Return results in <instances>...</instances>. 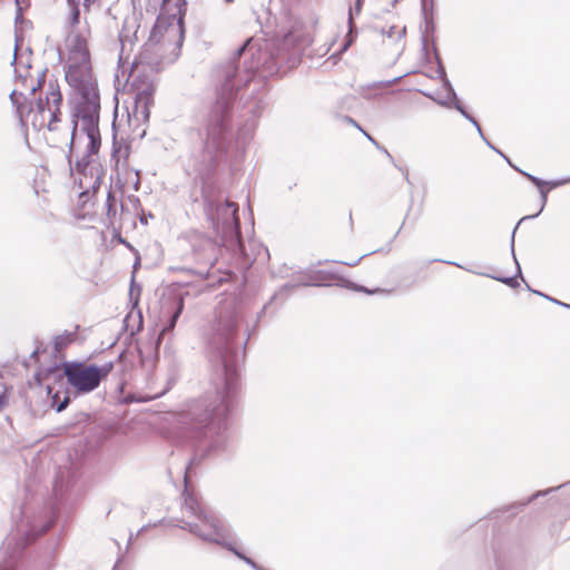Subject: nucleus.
<instances>
[{"label":"nucleus","mask_w":570,"mask_h":570,"mask_svg":"<svg viewBox=\"0 0 570 570\" xmlns=\"http://www.w3.org/2000/svg\"><path fill=\"white\" fill-rule=\"evenodd\" d=\"M304 40L293 31L272 40L247 39L214 72L216 98L205 119V139L195 170L202 180L204 212L223 246L243 254L238 205L228 200L219 183V168L230 142L232 110L237 94L253 86L259 91L264 79L286 73L301 62Z\"/></svg>","instance_id":"f257e3e1"},{"label":"nucleus","mask_w":570,"mask_h":570,"mask_svg":"<svg viewBox=\"0 0 570 570\" xmlns=\"http://www.w3.org/2000/svg\"><path fill=\"white\" fill-rule=\"evenodd\" d=\"M275 293L252 323L247 307L237 299L222 302L206 337V351L216 371L214 390L190 401L177 416V435L202 459L216 456L229 448V414L239 391V365L247 342L268 308L281 294Z\"/></svg>","instance_id":"f03ea898"},{"label":"nucleus","mask_w":570,"mask_h":570,"mask_svg":"<svg viewBox=\"0 0 570 570\" xmlns=\"http://www.w3.org/2000/svg\"><path fill=\"white\" fill-rule=\"evenodd\" d=\"M99 115L100 109H95L92 104L88 109L71 112L67 160L75 183L81 190L79 199L83 205L99 190L106 173L98 157L101 147Z\"/></svg>","instance_id":"7ed1b4c3"},{"label":"nucleus","mask_w":570,"mask_h":570,"mask_svg":"<svg viewBox=\"0 0 570 570\" xmlns=\"http://www.w3.org/2000/svg\"><path fill=\"white\" fill-rule=\"evenodd\" d=\"M185 489L181 494L184 499L183 512L188 514L187 519H183L178 527L187 530L200 540L217 544L230 551L238 559L248 564L253 570H262L259 566L252 558L247 557L237 546L233 539L230 529L225 524L215 512L206 509L198 501L196 495L189 491L187 476L184 478Z\"/></svg>","instance_id":"20e7f679"},{"label":"nucleus","mask_w":570,"mask_h":570,"mask_svg":"<svg viewBox=\"0 0 570 570\" xmlns=\"http://www.w3.org/2000/svg\"><path fill=\"white\" fill-rule=\"evenodd\" d=\"M185 489L181 494L184 499L183 512L188 514L187 519H183L178 527L187 530L200 540L217 544L230 551L238 559L248 564L253 570H262L259 566L252 558L247 557L237 546L233 539L230 529L225 524L215 512L206 509L198 501L196 495L189 491L187 476L184 478Z\"/></svg>","instance_id":"39448f33"},{"label":"nucleus","mask_w":570,"mask_h":570,"mask_svg":"<svg viewBox=\"0 0 570 570\" xmlns=\"http://www.w3.org/2000/svg\"><path fill=\"white\" fill-rule=\"evenodd\" d=\"M89 37L90 28L86 27L70 30L67 38L69 59L66 80L76 94L72 110L88 109L91 104L95 109H100L98 86L90 72Z\"/></svg>","instance_id":"423d86ee"},{"label":"nucleus","mask_w":570,"mask_h":570,"mask_svg":"<svg viewBox=\"0 0 570 570\" xmlns=\"http://www.w3.org/2000/svg\"><path fill=\"white\" fill-rule=\"evenodd\" d=\"M75 390L76 394L82 395L95 391L99 385L98 371L96 364H88L86 362H63V368L58 365L50 366L46 371H38L33 379L35 382L42 386L46 382L47 395L51 400V406L56 412H62L69 404L70 397L68 392H63V399L60 400V391L56 390L55 385L48 383L52 380L53 383L63 385V379Z\"/></svg>","instance_id":"0eeeda50"},{"label":"nucleus","mask_w":570,"mask_h":570,"mask_svg":"<svg viewBox=\"0 0 570 570\" xmlns=\"http://www.w3.org/2000/svg\"><path fill=\"white\" fill-rule=\"evenodd\" d=\"M55 523V518L42 522L37 520L21 521L14 532L10 533L2 543V559L0 570H27L26 548L39 535L45 534Z\"/></svg>","instance_id":"6e6552de"},{"label":"nucleus","mask_w":570,"mask_h":570,"mask_svg":"<svg viewBox=\"0 0 570 570\" xmlns=\"http://www.w3.org/2000/svg\"><path fill=\"white\" fill-rule=\"evenodd\" d=\"M79 475L78 468L73 464L60 465L57 469L52 488L55 497L53 512L69 500V492L78 481Z\"/></svg>","instance_id":"1a4fd4ad"},{"label":"nucleus","mask_w":570,"mask_h":570,"mask_svg":"<svg viewBox=\"0 0 570 570\" xmlns=\"http://www.w3.org/2000/svg\"><path fill=\"white\" fill-rule=\"evenodd\" d=\"M186 10H187V1L186 0H163L160 13L156 19L153 35H155L156 31L160 27H163L164 21H165V14L171 12V14H169V18L171 21L168 22V27H170L173 29L175 27L178 30V32H179L178 45L179 46L183 45L184 37H185L184 17H185Z\"/></svg>","instance_id":"9d476101"},{"label":"nucleus","mask_w":570,"mask_h":570,"mask_svg":"<svg viewBox=\"0 0 570 570\" xmlns=\"http://www.w3.org/2000/svg\"><path fill=\"white\" fill-rule=\"evenodd\" d=\"M337 278L336 274L325 269H305L296 274L293 283H286L281 292L292 291L299 286H327Z\"/></svg>","instance_id":"9b49d317"},{"label":"nucleus","mask_w":570,"mask_h":570,"mask_svg":"<svg viewBox=\"0 0 570 570\" xmlns=\"http://www.w3.org/2000/svg\"><path fill=\"white\" fill-rule=\"evenodd\" d=\"M50 92L47 95L46 99L39 98L37 100V108L41 116L46 111H48L50 119L47 125L48 130L53 131L57 129L55 126L56 122L60 120V106L62 104V95L59 90L58 85H53L50 82L49 85Z\"/></svg>","instance_id":"f8f14e48"},{"label":"nucleus","mask_w":570,"mask_h":570,"mask_svg":"<svg viewBox=\"0 0 570 570\" xmlns=\"http://www.w3.org/2000/svg\"><path fill=\"white\" fill-rule=\"evenodd\" d=\"M155 90L156 87L153 82L142 83L137 87L134 102V115L137 119H141L145 122L149 120Z\"/></svg>","instance_id":"ddd939ff"},{"label":"nucleus","mask_w":570,"mask_h":570,"mask_svg":"<svg viewBox=\"0 0 570 570\" xmlns=\"http://www.w3.org/2000/svg\"><path fill=\"white\" fill-rule=\"evenodd\" d=\"M518 226H515L513 233H512V237H511V254L513 256V259L515 262V265H517V274L514 276H497V275H493V274H488V273H483V272H478L475 269H473L472 267H469V266H463L456 262H452V261H442V259H433L432 262H442V263H445V264H449V265H454L459 268H462L469 273H472V274H476V275H481V276H485V277H490L492 279H495L498 282H501L512 288H515L519 286V282L517 281V277L518 276H521L522 275V272H521V267H520V264L517 259V256H515V253H514V234H515V230H517Z\"/></svg>","instance_id":"4468645a"},{"label":"nucleus","mask_w":570,"mask_h":570,"mask_svg":"<svg viewBox=\"0 0 570 570\" xmlns=\"http://www.w3.org/2000/svg\"><path fill=\"white\" fill-rule=\"evenodd\" d=\"M193 253L195 255V258L207 265H214L215 263V244L209 238H203L198 237L196 238L193 244Z\"/></svg>","instance_id":"2eb2a0df"},{"label":"nucleus","mask_w":570,"mask_h":570,"mask_svg":"<svg viewBox=\"0 0 570 570\" xmlns=\"http://www.w3.org/2000/svg\"><path fill=\"white\" fill-rule=\"evenodd\" d=\"M184 307L185 303L183 296H176L169 305L166 304L165 308L168 311L169 317L160 331L159 338H161L165 333L171 332L175 328L177 321L184 311Z\"/></svg>","instance_id":"dca6fc26"},{"label":"nucleus","mask_w":570,"mask_h":570,"mask_svg":"<svg viewBox=\"0 0 570 570\" xmlns=\"http://www.w3.org/2000/svg\"><path fill=\"white\" fill-rule=\"evenodd\" d=\"M441 81H442L443 88L446 90V95L444 98H435L431 92H426L423 90H419V92L422 94L423 96L432 99L438 105H440L442 107L450 108L454 104V101H459V98H458L456 92H455L451 81L449 80L448 76L442 77Z\"/></svg>","instance_id":"f3484780"},{"label":"nucleus","mask_w":570,"mask_h":570,"mask_svg":"<svg viewBox=\"0 0 570 570\" xmlns=\"http://www.w3.org/2000/svg\"><path fill=\"white\" fill-rule=\"evenodd\" d=\"M265 108V101L262 97H252L248 101H246L244 106L245 114L250 115V124H246L247 132L246 136H249L254 130V120L261 116L262 110Z\"/></svg>","instance_id":"a211bd4d"},{"label":"nucleus","mask_w":570,"mask_h":570,"mask_svg":"<svg viewBox=\"0 0 570 570\" xmlns=\"http://www.w3.org/2000/svg\"><path fill=\"white\" fill-rule=\"evenodd\" d=\"M554 491H561V497L563 498V502L567 503L570 500V481L560 487H557V488H550L544 491H538L534 494H532L531 497H529V499L527 501L517 502V503L512 504L510 507V509H521V508L525 507L527 504H529L531 501L538 499L539 497L548 495Z\"/></svg>","instance_id":"6ab92c4d"},{"label":"nucleus","mask_w":570,"mask_h":570,"mask_svg":"<svg viewBox=\"0 0 570 570\" xmlns=\"http://www.w3.org/2000/svg\"><path fill=\"white\" fill-rule=\"evenodd\" d=\"M518 173H520L522 176L528 178L532 184H534L538 188L541 187H549L550 189L560 187L566 184H570V176L562 178V179H554V180H543L532 174H529L522 169H518Z\"/></svg>","instance_id":"aec40b11"},{"label":"nucleus","mask_w":570,"mask_h":570,"mask_svg":"<svg viewBox=\"0 0 570 570\" xmlns=\"http://www.w3.org/2000/svg\"><path fill=\"white\" fill-rule=\"evenodd\" d=\"M347 24H348V31L345 35L344 41L341 47V51H346L355 41L357 37V28L355 22L353 21V11L348 10L347 14Z\"/></svg>","instance_id":"412c9836"},{"label":"nucleus","mask_w":570,"mask_h":570,"mask_svg":"<svg viewBox=\"0 0 570 570\" xmlns=\"http://www.w3.org/2000/svg\"><path fill=\"white\" fill-rule=\"evenodd\" d=\"M70 13L68 18V23L70 30H78L77 27L80 23V0H73L72 2H67Z\"/></svg>","instance_id":"4be33fe9"},{"label":"nucleus","mask_w":570,"mask_h":570,"mask_svg":"<svg viewBox=\"0 0 570 570\" xmlns=\"http://www.w3.org/2000/svg\"><path fill=\"white\" fill-rule=\"evenodd\" d=\"M423 21H424V30H423L421 41H422V50L424 52V56L428 57L429 56L428 35L434 33L435 23H434L433 17H428L426 19H423Z\"/></svg>","instance_id":"5701e85b"},{"label":"nucleus","mask_w":570,"mask_h":570,"mask_svg":"<svg viewBox=\"0 0 570 570\" xmlns=\"http://www.w3.org/2000/svg\"><path fill=\"white\" fill-rule=\"evenodd\" d=\"M450 108H453V109L458 110L468 121H470L475 127V129H476L478 134L480 135V137H483V131H482V128H481L480 124L465 109V107L463 106V104L460 100L459 101H454V104Z\"/></svg>","instance_id":"b1692460"},{"label":"nucleus","mask_w":570,"mask_h":570,"mask_svg":"<svg viewBox=\"0 0 570 570\" xmlns=\"http://www.w3.org/2000/svg\"><path fill=\"white\" fill-rule=\"evenodd\" d=\"M169 14H171V12L165 14V21H164L163 27H160L156 31L155 35L150 33L149 41L156 40V42H159V39H157V37L161 36L163 31H165V33L167 36H170V35H173V36L178 35L179 36V32H178V30L175 27H174V29L168 27V22L171 21L170 18H169ZM151 32H154V29L151 30ZM178 41H179V39L177 40V42ZM177 46L180 47L178 43H177Z\"/></svg>","instance_id":"393cba45"},{"label":"nucleus","mask_w":570,"mask_h":570,"mask_svg":"<svg viewBox=\"0 0 570 570\" xmlns=\"http://www.w3.org/2000/svg\"><path fill=\"white\" fill-rule=\"evenodd\" d=\"M550 533L557 542H564L570 539V527H564L563 523L552 524Z\"/></svg>","instance_id":"a878e982"},{"label":"nucleus","mask_w":570,"mask_h":570,"mask_svg":"<svg viewBox=\"0 0 570 570\" xmlns=\"http://www.w3.org/2000/svg\"><path fill=\"white\" fill-rule=\"evenodd\" d=\"M76 337V333L65 332L60 335H57L53 340L55 350L57 352L66 348Z\"/></svg>","instance_id":"bb28decb"},{"label":"nucleus","mask_w":570,"mask_h":570,"mask_svg":"<svg viewBox=\"0 0 570 570\" xmlns=\"http://www.w3.org/2000/svg\"><path fill=\"white\" fill-rule=\"evenodd\" d=\"M117 198L115 196V194L109 190L108 194H107V199H106V215H107V218L109 219L110 224H112V217L116 216L117 214Z\"/></svg>","instance_id":"cd10ccee"},{"label":"nucleus","mask_w":570,"mask_h":570,"mask_svg":"<svg viewBox=\"0 0 570 570\" xmlns=\"http://www.w3.org/2000/svg\"><path fill=\"white\" fill-rule=\"evenodd\" d=\"M538 189H539V194H540V198H541L540 209L535 214H533V215H528V216H524L523 218H521L519 224L521 222H523L524 219H531V218L538 217L542 213V210L544 209V207L547 205V202H548L549 189H547L546 187H541V188H538Z\"/></svg>","instance_id":"c85d7f7f"},{"label":"nucleus","mask_w":570,"mask_h":570,"mask_svg":"<svg viewBox=\"0 0 570 570\" xmlns=\"http://www.w3.org/2000/svg\"><path fill=\"white\" fill-rule=\"evenodd\" d=\"M114 368V362H106L102 365H96V370L98 371V379L100 383L107 379V376L110 374V372Z\"/></svg>","instance_id":"c756f323"},{"label":"nucleus","mask_w":570,"mask_h":570,"mask_svg":"<svg viewBox=\"0 0 570 570\" xmlns=\"http://www.w3.org/2000/svg\"><path fill=\"white\" fill-rule=\"evenodd\" d=\"M16 1V23L23 21V3L29 4V0H14Z\"/></svg>","instance_id":"7c9ffc66"},{"label":"nucleus","mask_w":570,"mask_h":570,"mask_svg":"<svg viewBox=\"0 0 570 570\" xmlns=\"http://www.w3.org/2000/svg\"><path fill=\"white\" fill-rule=\"evenodd\" d=\"M421 11L423 19L433 17V0H430V3L428 0H421Z\"/></svg>","instance_id":"2f4dec72"},{"label":"nucleus","mask_w":570,"mask_h":570,"mask_svg":"<svg viewBox=\"0 0 570 570\" xmlns=\"http://www.w3.org/2000/svg\"><path fill=\"white\" fill-rule=\"evenodd\" d=\"M433 50H434L435 61H436V65H438L436 73H438V77L441 79L442 77L446 76L445 68H444V66L442 63L441 57L439 56L438 50H436L435 47L433 48Z\"/></svg>","instance_id":"473e14b6"},{"label":"nucleus","mask_w":570,"mask_h":570,"mask_svg":"<svg viewBox=\"0 0 570 570\" xmlns=\"http://www.w3.org/2000/svg\"><path fill=\"white\" fill-rule=\"evenodd\" d=\"M55 567L52 553L48 554L45 560L38 564V570H51Z\"/></svg>","instance_id":"72a5a7b5"},{"label":"nucleus","mask_w":570,"mask_h":570,"mask_svg":"<svg viewBox=\"0 0 570 570\" xmlns=\"http://www.w3.org/2000/svg\"><path fill=\"white\" fill-rule=\"evenodd\" d=\"M346 287L347 288H351V289H354L356 292H363V293H366V294H373L375 292H377L379 289H374V291H371L368 288H366L365 286H362V285H356L352 282H346Z\"/></svg>","instance_id":"f704fd0d"},{"label":"nucleus","mask_w":570,"mask_h":570,"mask_svg":"<svg viewBox=\"0 0 570 570\" xmlns=\"http://www.w3.org/2000/svg\"><path fill=\"white\" fill-rule=\"evenodd\" d=\"M363 3H364V0H355L354 7H350L348 10L353 11V18L361 13Z\"/></svg>","instance_id":"c9c22d12"},{"label":"nucleus","mask_w":570,"mask_h":570,"mask_svg":"<svg viewBox=\"0 0 570 570\" xmlns=\"http://www.w3.org/2000/svg\"><path fill=\"white\" fill-rule=\"evenodd\" d=\"M544 298H546V299H548V301H550V302H551V303H553V304H557V305H559V306H562V307H564V308L570 309V304H568V303H563V302H561V301H559V299H557V298H553V297H551V296H549V295H544Z\"/></svg>","instance_id":"e433bc0d"},{"label":"nucleus","mask_w":570,"mask_h":570,"mask_svg":"<svg viewBox=\"0 0 570 570\" xmlns=\"http://www.w3.org/2000/svg\"><path fill=\"white\" fill-rule=\"evenodd\" d=\"M343 120L354 127H356L358 130H362L363 128L356 122L355 119H353L352 117L350 116H344Z\"/></svg>","instance_id":"4c0bfd02"},{"label":"nucleus","mask_w":570,"mask_h":570,"mask_svg":"<svg viewBox=\"0 0 570 570\" xmlns=\"http://www.w3.org/2000/svg\"><path fill=\"white\" fill-rule=\"evenodd\" d=\"M382 35L386 36L387 38H392L395 33V27L391 26L389 29H382Z\"/></svg>","instance_id":"58836bf2"},{"label":"nucleus","mask_w":570,"mask_h":570,"mask_svg":"<svg viewBox=\"0 0 570 570\" xmlns=\"http://www.w3.org/2000/svg\"><path fill=\"white\" fill-rule=\"evenodd\" d=\"M96 1H97V0H83V1H82V7H83L85 11H90L91 6H92Z\"/></svg>","instance_id":"ea45409f"},{"label":"nucleus","mask_w":570,"mask_h":570,"mask_svg":"<svg viewBox=\"0 0 570 570\" xmlns=\"http://www.w3.org/2000/svg\"><path fill=\"white\" fill-rule=\"evenodd\" d=\"M401 79H402V76L396 77V78L385 81V82H380L379 85H384L385 87H389V86H392V85L399 82Z\"/></svg>","instance_id":"a19ab883"},{"label":"nucleus","mask_w":570,"mask_h":570,"mask_svg":"<svg viewBox=\"0 0 570 570\" xmlns=\"http://www.w3.org/2000/svg\"><path fill=\"white\" fill-rule=\"evenodd\" d=\"M121 151H122V147L121 146L117 147L116 142L114 141L112 157L114 158L117 157L118 155L121 154Z\"/></svg>","instance_id":"79ce46f5"},{"label":"nucleus","mask_w":570,"mask_h":570,"mask_svg":"<svg viewBox=\"0 0 570 570\" xmlns=\"http://www.w3.org/2000/svg\"><path fill=\"white\" fill-rule=\"evenodd\" d=\"M399 170L402 171L403 176H404V179L406 180V183L409 185H412L411 180H410V177H409V171L406 169H403L402 167H397Z\"/></svg>","instance_id":"37998d69"},{"label":"nucleus","mask_w":570,"mask_h":570,"mask_svg":"<svg viewBox=\"0 0 570 570\" xmlns=\"http://www.w3.org/2000/svg\"><path fill=\"white\" fill-rule=\"evenodd\" d=\"M361 131L364 134V136H365V137H366L371 142H373L375 146H377V147H379L377 141H376V140H375V139H374V138H373L368 132H366L364 129H362Z\"/></svg>","instance_id":"c03bdc74"},{"label":"nucleus","mask_w":570,"mask_h":570,"mask_svg":"<svg viewBox=\"0 0 570 570\" xmlns=\"http://www.w3.org/2000/svg\"><path fill=\"white\" fill-rule=\"evenodd\" d=\"M43 81H45V71L42 72L41 77L38 80V86L31 88V94H33L41 86V82H43Z\"/></svg>","instance_id":"a18cd8bd"},{"label":"nucleus","mask_w":570,"mask_h":570,"mask_svg":"<svg viewBox=\"0 0 570 570\" xmlns=\"http://www.w3.org/2000/svg\"><path fill=\"white\" fill-rule=\"evenodd\" d=\"M501 157L504 158V160L514 169L518 171V169H520L519 167H517L515 165L512 164V161L510 160L509 157H507L504 154H501Z\"/></svg>","instance_id":"49530a36"},{"label":"nucleus","mask_w":570,"mask_h":570,"mask_svg":"<svg viewBox=\"0 0 570 570\" xmlns=\"http://www.w3.org/2000/svg\"><path fill=\"white\" fill-rule=\"evenodd\" d=\"M501 157L504 158V160L514 169L518 171V169H520L519 167H517L515 165L512 164V161L510 160L509 157H507L504 154H501Z\"/></svg>","instance_id":"de8ad7c7"},{"label":"nucleus","mask_w":570,"mask_h":570,"mask_svg":"<svg viewBox=\"0 0 570 570\" xmlns=\"http://www.w3.org/2000/svg\"><path fill=\"white\" fill-rule=\"evenodd\" d=\"M18 47H19V37L16 36V48H14V59H13V62L17 61V50H18Z\"/></svg>","instance_id":"09e8293b"},{"label":"nucleus","mask_w":570,"mask_h":570,"mask_svg":"<svg viewBox=\"0 0 570 570\" xmlns=\"http://www.w3.org/2000/svg\"><path fill=\"white\" fill-rule=\"evenodd\" d=\"M528 289L531 291L533 294H537V295H539V296L544 298V295H546L544 293L539 292L537 289H532L530 286H528Z\"/></svg>","instance_id":"8fccbe9b"},{"label":"nucleus","mask_w":570,"mask_h":570,"mask_svg":"<svg viewBox=\"0 0 570 570\" xmlns=\"http://www.w3.org/2000/svg\"><path fill=\"white\" fill-rule=\"evenodd\" d=\"M481 138H482V140L487 144V146H488L489 148L494 149V146L491 144V141H489V140L487 139V137H485L484 135H483V137H481Z\"/></svg>","instance_id":"3c124183"},{"label":"nucleus","mask_w":570,"mask_h":570,"mask_svg":"<svg viewBox=\"0 0 570 570\" xmlns=\"http://www.w3.org/2000/svg\"><path fill=\"white\" fill-rule=\"evenodd\" d=\"M361 259H362V257L357 258V259H356V261H354V262H347V263H345V264H346V265H348V266H356Z\"/></svg>","instance_id":"603ef678"},{"label":"nucleus","mask_w":570,"mask_h":570,"mask_svg":"<svg viewBox=\"0 0 570 570\" xmlns=\"http://www.w3.org/2000/svg\"><path fill=\"white\" fill-rule=\"evenodd\" d=\"M134 285H135V281H134V278H132V279H131V286H130V293H129V294H130V298H132V295H134V291H135Z\"/></svg>","instance_id":"864d4df0"},{"label":"nucleus","mask_w":570,"mask_h":570,"mask_svg":"<svg viewBox=\"0 0 570 570\" xmlns=\"http://www.w3.org/2000/svg\"><path fill=\"white\" fill-rule=\"evenodd\" d=\"M4 405V397L2 395H0V411L2 410Z\"/></svg>","instance_id":"5fc2aeb1"},{"label":"nucleus","mask_w":570,"mask_h":570,"mask_svg":"<svg viewBox=\"0 0 570 570\" xmlns=\"http://www.w3.org/2000/svg\"><path fill=\"white\" fill-rule=\"evenodd\" d=\"M383 151L386 154V156L390 158L391 161H394L393 157L385 148H383Z\"/></svg>","instance_id":"6e6d98bb"},{"label":"nucleus","mask_w":570,"mask_h":570,"mask_svg":"<svg viewBox=\"0 0 570 570\" xmlns=\"http://www.w3.org/2000/svg\"><path fill=\"white\" fill-rule=\"evenodd\" d=\"M238 138L243 140V142H245L246 140V136H243L242 131L238 132Z\"/></svg>","instance_id":"4d7b16f0"},{"label":"nucleus","mask_w":570,"mask_h":570,"mask_svg":"<svg viewBox=\"0 0 570 570\" xmlns=\"http://www.w3.org/2000/svg\"><path fill=\"white\" fill-rule=\"evenodd\" d=\"M130 199L136 204H140L139 198L136 196L130 197Z\"/></svg>","instance_id":"13d9d810"},{"label":"nucleus","mask_w":570,"mask_h":570,"mask_svg":"<svg viewBox=\"0 0 570 570\" xmlns=\"http://www.w3.org/2000/svg\"><path fill=\"white\" fill-rule=\"evenodd\" d=\"M14 98H16V91H12L10 94V99H11L12 102H14Z\"/></svg>","instance_id":"bf43d9fd"},{"label":"nucleus","mask_w":570,"mask_h":570,"mask_svg":"<svg viewBox=\"0 0 570 570\" xmlns=\"http://www.w3.org/2000/svg\"><path fill=\"white\" fill-rule=\"evenodd\" d=\"M128 154H129L128 148L125 146V147H124V156H125V157H127V156H128Z\"/></svg>","instance_id":"052dcab7"},{"label":"nucleus","mask_w":570,"mask_h":570,"mask_svg":"<svg viewBox=\"0 0 570 570\" xmlns=\"http://www.w3.org/2000/svg\"><path fill=\"white\" fill-rule=\"evenodd\" d=\"M140 223H141V224H147V219H146L144 216H141V217H140Z\"/></svg>","instance_id":"680f3d73"},{"label":"nucleus","mask_w":570,"mask_h":570,"mask_svg":"<svg viewBox=\"0 0 570 570\" xmlns=\"http://www.w3.org/2000/svg\"><path fill=\"white\" fill-rule=\"evenodd\" d=\"M38 354V350H35L32 353H31V357H36Z\"/></svg>","instance_id":"e2e57ef3"},{"label":"nucleus","mask_w":570,"mask_h":570,"mask_svg":"<svg viewBox=\"0 0 570 570\" xmlns=\"http://www.w3.org/2000/svg\"><path fill=\"white\" fill-rule=\"evenodd\" d=\"M493 150H494L495 153H498L500 156H501V154H503V153H502L501 150H499L497 147H494V149H493Z\"/></svg>","instance_id":"0e129e2a"},{"label":"nucleus","mask_w":570,"mask_h":570,"mask_svg":"<svg viewBox=\"0 0 570 570\" xmlns=\"http://www.w3.org/2000/svg\"><path fill=\"white\" fill-rule=\"evenodd\" d=\"M493 150H494L495 153H498L500 156H501V154H503V153H502L501 150H499L497 147H494V149H493Z\"/></svg>","instance_id":"69168bd1"},{"label":"nucleus","mask_w":570,"mask_h":570,"mask_svg":"<svg viewBox=\"0 0 570 570\" xmlns=\"http://www.w3.org/2000/svg\"><path fill=\"white\" fill-rule=\"evenodd\" d=\"M145 529H146V527H145V525H144L142 528H140V530L138 531L137 535H138L139 533H141L142 531H145Z\"/></svg>","instance_id":"338daca9"},{"label":"nucleus","mask_w":570,"mask_h":570,"mask_svg":"<svg viewBox=\"0 0 570 570\" xmlns=\"http://www.w3.org/2000/svg\"><path fill=\"white\" fill-rule=\"evenodd\" d=\"M404 33H405V28L402 29L399 37H402V35H404Z\"/></svg>","instance_id":"774afa93"}]
</instances>
